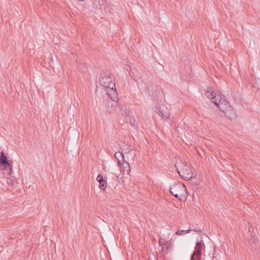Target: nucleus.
<instances>
[{
    "label": "nucleus",
    "instance_id": "dca6fc26",
    "mask_svg": "<svg viewBox=\"0 0 260 260\" xmlns=\"http://www.w3.org/2000/svg\"><path fill=\"white\" fill-rule=\"evenodd\" d=\"M191 230L188 229L187 230H181L177 231L175 234L177 235H181L182 234L189 233Z\"/></svg>",
    "mask_w": 260,
    "mask_h": 260
},
{
    "label": "nucleus",
    "instance_id": "aec40b11",
    "mask_svg": "<svg viewBox=\"0 0 260 260\" xmlns=\"http://www.w3.org/2000/svg\"><path fill=\"white\" fill-rule=\"evenodd\" d=\"M179 128V126L178 125L177 128H176V132L177 131H179V128Z\"/></svg>",
    "mask_w": 260,
    "mask_h": 260
},
{
    "label": "nucleus",
    "instance_id": "a211bd4d",
    "mask_svg": "<svg viewBox=\"0 0 260 260\" xmlns=\"http://www.w3.org/2000/svg\"><path fill=\"white\" fill-rule=\"evenodd\" d=\"M159 244L160 245V246H162V245H163V244H165V243H163L162 242L161 239H160L159 240Z\"/></svg>",
    "mask_w": 260,
    "mask_h": 260
},
{
    "label": "nucleus",
    "instance_id": "f3484780",
    "mask_svg": "<svg viewBox=\"0 0 260 260\" xmlns=\"http://www.w3.org/2000/svg\"><path fill=\"white\" fill-rule=\"evenodd\" d=\"M257 243L258 242L256 240H254L252 242V243L251 244V247L254 249V250H258L257 249Z\"/></svg>",
    "mask_w": 260,
    "mask_h": 260
},
{
    "label": "nucleus",
    "instance_id": "423d86ee",
    "mask_svg": "<svg viewBox=\"0 0 260 260\" xmlns=\"http://www.w3.org/2000/svg\"><path fill=\"white\" fill-rule=\"evenodd\" d=\"M115 86H110L109 87L105 88L106 89L107 94L108 95L109 98L112 100L111 103V106H114L117 105V100L118 99L117 92L116 91V88H114Z\"/></svg>",
    "mask_w": 260,
    "mask_h": 260
},
{
    "label": "nucleus",
    "instance_id": "f8f14e48",
    "mask_svg": "<svg viewBox=\"0 0 260 260\" xmlns=\"http://www.w3.org/2000/svg\"><path fill=\"white\" fill-rule=\"evenodd\" d=\"M121 168L123 169V172H126L127 173H129L131 171V168L129 164L126 161H122L120 165L119 166Z\"/></svg>",
    "mask_w": 260,
    "mask_h": 260
},
{
    "label": "nucleus",
    "instance_id": "20e7f679",
    "mask_svg": "<svg viewBox=\"0 0 260 260\" xmlns=\"http://www.w3.org/2000/svg\"><path fill=\"white\" fill-rule=\"evenodd\" d=\"M186 188L183 184L175 183L170 187V192L176 198L183 195Z\"/></svg>",
    "mask_w": 260,
    "mask_h": 260
},
{
    "label": "nucleus",
    "instance_id": "9d476101",
    "mask_svg": "<svg viewBox=\"0 0 260 260\" xmlns=\"http://www.w3.org/2000/svg\"><path fill=\"white\" fill-rule=\"evenodd\" d=\"M1 166L2 167V169L3 170H8L10 172L12 171V161L10 160L7 161L6 163H3L1 165Z\"/></svg>",
    "mask_w": 260,
    "mask_h": 260
},
{
    "label": "nucleus",
    "instance_id": "9b49d317",
    "mask_svg": "<svg viewBox=\"0 0 260 260\" xmlns=\"http://www.w3.org/2000/svg\"><path fill=\"white\" fill-rule=\"evenodd\" d=\"M114 156L117 160L118 166H120L121 162L123 161L124 159L123 153L119 151L116 152L114 154Z\"/></svg>",
    "mask_w": 260,
    "mask_h": 260
},
{
    "label": "nucleus",
    "instance_id": "ddd939ff",
    "mask_svg": "<svg viewBox=\"0 0 260 260\" xmlns=\"http://www.w3.org/2000/svg\"><path fill=\"white\" fill-rule=\"evenodd\" d=\"M119 108L122 115L126 116L128 115V111L125 106L120 105L119 106Z\"/></svg>",
    "mask_w": 260,
    "mask_h": 260
},
{
    "label": "nucleus",
    "instance_id": "f257e3e1",
    "mask_svg": "<svg viewBox=\"0 0 260 260\" xmlns=\"http://www.w3.org/2000/svg\"><path fill=\"white\" fill-rule=\"evenodd\" d=\"M175 167L179 175L186 180H189L192 177V173L189 167L186 162L183 163L181 161L177 162Z\"/></svg>",
    "mask_w": 260,
    "mask_h": 260
},
{
    "label": "nucleus",
    "instance_id": "4468645a",
    "mask_svg": "<svg viewBox=\"0 0 260 260\" xmlns=\"http://www.w3.org/2000/svg\"><path fill=\"white\" fill-rule=\"evenodd\" d=\"M0 154V164L2 165L6 163L8 161V158L4 151H1Z\"/></svg>",
    "mask_w": 260,
    "mask_h": 260
},
{
    "label": "nucleus",
    "instance_id": "0eeeda50",
    "mask_svg": "<svg viewBox=\"0 0 260 260\" xmlns=\"http://www.w3.org/2000/svg\"><path fill=\"white\" fill-rule=\"evenodd\" d=\"M156 112L161 116L164 119H169L170 118V112L169 110L164 105L160 106L158 109L156 108Z\"/></svg>",
    "mask_w": 260,
    "mask_h": 260
},
{
    "label": "nucleus",
    "instance_id": "f03ea898",
    "mask_svg": "<svg viewBox=\"0 0 260 260\" xmlns=\"http://www.w3.org/2000/svg\"><path fill=\"white\" fill-rule=\"evenodd\" d=\"M218 107L230 118L232 119L235 117L236 114L233 107L229 105L226 100L223 99L218 103Z\"/></svg>",
    "mask_w": 260,
    "mask_h": 260
},
{
    "label": "nucleus",
    "instance_id": "7ed1b4c3",
    "mask_svg": "<svg viewBox=\"0 0 260 260\" xmlns=\"http://www.w3.org/2000/svg\"><path fill=\"white\" fill-rule=\"evenodd\" d=\"M205 96L210 99L211 101L214 103L217 107L218 103L223 100L221 96V93L218 91H215L213 88H210L205 92Z\"/></svg>",
    "mask_w": 260,
    "mask_h": 260
},
{
    "label": "nucleus",
    "instance_id": "39448f33",
    "mask_svg": "<svg viewBox=\"0 0 260 260\" xmlns=\"http://www.w3.org/2000/svg\"><path fill=\"white\" fill-rule=\"evenodd\" d=\"M112 77L111 74L108 73L101 74L100 83L104 88L109 87V86H115V84L112 81Z\"/></svg>",
    "mask_w": 260,
    "mask_h": 260
},
{
    "label": "nucleus",
    "instance_id": "6e6552de",
    "mask_svg": "<svg viewBox=\"0 0 260 260\" xmlns=\"http://www.w3.org/2000/svg\"><path fill=\"white\" fill-rule=\"evenodd\" d=\"M204 242L202 240L201 241H198L196 243L195 249L193 253L192 254L194 256H196L198 258H200L202 254V248L204 245Z\"/></svg>",
    "mask_w": 260,
    "mask_h": 260
},
{
    "label": "nucleus",
    "instance_id": "6ab92c4d",
    "mask_svg": "<svg viewBox=\"0 0 260 260\" xmlns=\"http://www.w3.org/2000/svg\"><path fill=\"white\" fill-rule=\"evenodd\" d=\"M194 255H191V257H190V260H194Z\"/></svg>",
    "mask_w": 260,
    "mask_h": 260
},
{
    "label": "nucleus",
    "instance_id": "2eb2a0df",
    "mask_svg": "<svg viewBox=\"0 0 260 260\" xmlns=\"http://www.w3.org/2000/svg\"><path fill=\"white\" fill-rule=\"evenodd\" d=\"M170 245L167 246V244L165 243V244H163L162 246V248L160 250V252L163 254H166L169 251Z\"/></svg>",
    "mask_w": 260,
    "mask_h": 260
},
{
    "label": "nucleus",
    "instance_id": "1a4fd4ad",
    "mask_svg": "<svg viewBox=\"0 0 260 260\" xmlns=\"http://www.w3.org/2000/svg\"><path fill=\"white\" fill-rule=\"evenodd\" d=\"M96 180L99 182V187L100 189L105 190L107 188V183L103 178V176L99 174L96 178Z\"/></svg>",
    "mask_w": 260,
    "mask_h": 260
}]
</instances>
